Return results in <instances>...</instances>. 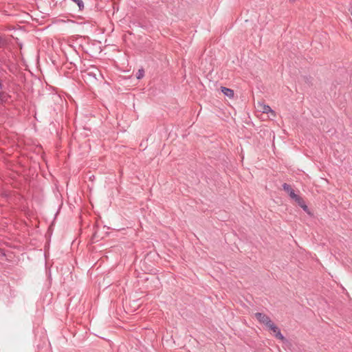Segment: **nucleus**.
<instances>
[{"instance_id": "4", "label": "nucleus", "mask_w": 352, "mask_h": 352, "mask_svg": "<svg viewBox=\"0 0 352 352\" xmlns=\"http://www.w3.org/2000/svg\"><path fill=\"white\" fill-rule=\"evenodd\" d=\"M221 91L222 93L228 96V98H232L234 97V91L230 88H227V87H221Z\"/></svg>"}, {"instance_id": "3", "label": "nucleus", "mask_w": 352, "mask_h": 352, "mask_svg": "<svg viewBox=\"0 0 352 352\" xmlns=\"http://www.w3.org/2000/svg\"><path fill=\"white\" fill-rule=\"evenodd\" d=\"M283 189L289 194L292 199H294L297 195L291 186L287 183L283 184Z\"/></svg>"}, {"instance_id": "6", "label": "nucleus", "mask_w": 352, "mask_h": 352, "mask_svg": "<svg viewBox=\"0 0 352 352\" xmlns=\"http://www.w3.org/2000/svg\"><path fill=\"white\" fill-rule=\"evenodd\" d=\"M297 204L300 207L305 202V201L303 200V199L299 196V195H296V197H294L293 199Z\"/></svg>"}, {"instance_id": "5", "label": "nucleus", "mask_w": 352, "mask_h": 352, "mask_svg": "<svg viewBox=\"0 0 352 352\" xmlns=\"http://www.w3.org/2000/svg\"><path fill=\"white\" fill-rule=\"evenodd\" d=\"M262 111L264 113H272L274 116H275V112L273 111L269 105L262 104Z\"/></svg>"}, {"instance_id": "9", "label": "nucleus", "mask_w": 352, "mask_h": 352, "mask_svg": "<svg viewBox=\"0 0 352 352\" xmlns=\"http://www.w3.org/2000/svg\"><path fill=\"white\" fill-rule=\"evenodd\" d=\"M6 94L3 91H0V104L6 102Z\"/></svg>"}, {"instance_id": "2", "label": "nucleus", "mask_w": 352, "mask_h": 352, "mask_svg": "<svg viewBox=\"0 0 352 352\" xmlns=\"http://www.w3.org/2000/svg\"><path fill=\"white\" fill-rule=\"evenodd\" d=\"M254 316L260 323L264 324L266 327L272 322L270 318L263 313L257 312Z\"/></svg>"}, {"instance_id": "11", "label": "nucleus", "mask_w": 352, "mask_h": 352, "mask_svg": "<svg viewBox=\"0 0 352 352\" xmlns=\"http://www.w3.org/2000/svg\"><path fill=\"white\" fill-rule=\"evenodd\" d=\"M300 207L303 209L304 211L308 212L309 208H308V206L306 205L305 203H304Z\"/></svg>"}, {"instance_id": "7", "label": "nucleus", "mask_w": 352, "mask_h": 352, "mask_svg": "<svg viewBox=\"0 0 352 352\" xmlns=\"http://www.w3.org/2000/svg\"><path fill=\"white\" fill-rule=\"evenodd\" d=\"M144 70L143 69H140L138 70V72L136 74V77L138 79H141L144 76Z\"/></svg>"}, {"instance_id": "8", "label": "nucleus", "mask_w": 352, "mask_h": 352, "mask_svg": "<svg viewBox=\"0 0 352 352\" xmlns=\"http://www.w3.org/2000/svg\"><path fill=\"white\" fill-rule=\"evenodd\" d=\"M303 80L304 81L307 83L309 85H311V80H312V78L311 76H303Z\"/></svg>"}, {"instance_id": "12", "label": "nucleus", "mask_w": 352, "mask_h": 352, "mask_svg": "<svg viewBox=\"0 0 352 352\" xmlns=\"http://www.w3.org/2000/svg\"><path fill=\"white\" fill-rule=\"evenodd\" d=\"M349 11L350 12L351 14L352 15V2L350 3Z\"/></svg>"}, {"instance_id": "13", "label": "nucleus", "mask_w": 352, "mask_h": 352, "mask_svg": "<svg viewBox=\"0 0 352 352\" xmlns=\"http://www.w3.org/2000/svg\"><path fill=\"white\" fill-rule=\"evenodd\" d=\"M4 87V85H3L1 80H0V89H3Z\"/></svg>"}, {"instance_id": "10", "label": "nucleus", "mask_w": 352, "mask_h": 352, "mask_svg": "<svg viewBox=\"0 0 352 352\" xmlns=\"http://www.w3.org/2000/svg\"><path fill=\"white\" fill-rule=\"evenodd\" d=\"M6 44V39L0 36V48L4 47Z\"/></svg>"}, {"instance_id": "1", "label": "nucleus", "mask_w": 352, "mask_h": 352, "mask_svg": "<svg viewBox=\"0 0 352 352\" xmlns=\"http://www.w3.org/2000/svg\"><path fill=\"white\" fill-rule=\"evenodd\" d=\"M266 327L274 333L276 339L283 342L286 341V338L281 333L280 329L272 321Z\"/></svg>"}]
</instances>
